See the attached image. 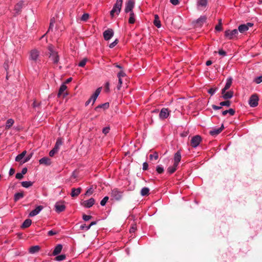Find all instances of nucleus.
<instances>
[{
	"instance_id": "bb28decb",
	"label": "nucleus",
	"mask_w": 262,
	"mask_h": 262,
	"mask_svg": "<svg viewBox=\"0 0 262 262\" xmlns=\"http://www.w3.org/2000/svg\"><path fill=\"white\" fill-rule=\"evenodd\" d=\"M24 194L23 192H17L14 195V202H17L19 200L23 198Z\"/></svg>"
},
{
	"instance_id": "13d9d810",
	"label": "nucleus",
	"mask_w": 262,
	"mask_h": 262,
	"mask_svg": "<svg viewBox=\"0 0 262 262\" xmlns=\"http://www.w3.org/2000/svg\"><path fill=\"white\" fill-rule=\"evenodd\" d=\"M32 156V154H31L30 155H28L27 157H26L24 159V161H23V163H24L25 162H28L29 160H30V159H31Z\"/></svg>"
},
{
	"instance_id": "f03ea898",
	"label": "nucleus",
	"mask_w": 262,
	"mask_h": 262,
	"mask_svg": "<svg viewBox=\"0 0 262 262\" xmlns=\"http://www.w3.org/2000/svg\"><path fill=\"white\" fill-rule=\"evenodd\" d=\"M123 0H117L116 3L113 6L112 10L110 12V15L112 17L115 16V14L119 15L120 12Z\"/></svg>"
},
{
	"instance_id": "a19ab883",
	"label": "nucleus",
	"mask_w": 262,
	"mask_h": 262,
	"mask_svg": "<svg viewBox=\"0 0 262 262\" xmlns=\"http://www.w3.org/2000/svg\"><path fill=\"white\" fill-rule=\"evenodd\" d=\"M156 171L158 173L161 174L164 172V168L161 165H159L156 167Z\"/></svg>"
},
{
	"instance_id": "e2e57ef3",
	"label": "nucleus",
	"mask_w": 262,
	"mask_h": 262,
	"mask_svg": "<svg viewBox=\"0 0 262 262\" xmlns=\"http://www.w3.org/2000/svg\"><path fill=\"white\" fill-rule=\"evenodd\" d=\"M148 164L147 162H144L143 164V170H146L148 169Z\"/></svg>"
},
{
	"instance_id": "ea45409f",
	"label": "nucleus",
	"mask_w": 262,
	"mask_h": 262,
	"mask_svg": "<svg viewBox=\"0 0 262 262\" xmlns=\"http://www.w3.org/2000/svg\"><path fill=\"white\" fill-rule=\"evenodd\" d=\"M66 255L64 254H61L59 255H57V256L55 257V260L58 261H60L62 260H63L66 259Z\"/></svg>"
},
{
	"instance_id": "423d86ee",
	"label": "nucleus",
	"mask_w": 262,
	"mask_h": 262,
	"mask_svg": "<svg viewBox=\"0 0 262 262\" xmlns=\"http://www.w3.org/2000/svg\"><path fill=\"white\" fill-rule=\"evenodd\" d=\"M62 144V140L61 139L58 138L56 142V144L54 146V147L50 151L49 156L50 157H53L54 155L58 151L59 149V147Z\"/></svg>"
},
{
	"instance_id": "603ef678",
	"label": "nucleus",
	"mask_w": 262,
	"mask_h": 262,
	"mask_svg": "<svg viewBox=\"0 0 262 262\" xmlns=\"http://www.w3.org/2000/svg\"><path fill=\"white\" fill-rule=\"evenodd\" d=\"M126 75L125 73L122 71H120L117 74L118 78H121L122 77H124Z\"/></svg>"
},
{
	"instance_id": "6e6552de",
	"label": "nucleus",
	"mask_w": 262,
	"mask_h": 262,
	"mask_svg": "<svg viewBox=\"0 0 262 262\" xmlns=\"http://www.w3.org/2000/svg\"><path fill=\"white\" fill-rule=\"evenodd\" d=\"M55 211L57 213L63 211L66 209L64 202H57L55 205Z\"/></svg>"
},
{
	"instance_id": "5fc2aeb1",
	"label": "nucleus",
	"mask_w": 262,
	"mask_h": 262,
	"mask_svg": "<svg viewBox=\"0 0 262 262\" xmlns=\"http://www.w3.org/2000/svg\"><path fill=\"white\" fill-rule=\"evenodd\" d=\"M110 130V128L109 127H104L102 129V133L106 135L109 132Z\"/></svg>"
},
{
	"instance_id": "2f4dec72",
	"label": "nucleus",
	"mask_w": 262,
	"mask_h": 262,
	"mask_svg": "<svg viewBox=\"0 0 262 262\" xmlns=\"http://www.w3.org/2000/svg\"><path fill=\"white\" fill-rule=\"evenodd\" d=\"M248 30L247 26L245 24H242L238 26V31L241 33H244Z\"/></svg>"
},
{
	"instance_id": "49530a36",
	"label": "nucleus",
	"mask_w": 262,
	"mask_h": 262,
	"mask_svg": "<svg viewBox=\"0 0 262 262\" xmlns=\"http://www.w3.org/2000/svg\"><path fill=\"white\" fill-rule=\"evenodd\" d=\"M108 106H109L108 103H104L103 104L99 105L97 107H96L95 110H96L98 108H103L105 109V108H108Z\"/></svg>"
},
{
	"instance_id": "4c0bfd02",
	"label": "nucleus",
	"mask_w": 262,
	"mask_h": 262,
	"mask_svg": "<svg viewBox=\"0 0 262 262\" xmlns=\"http://www.w3.org/2000/svg\"><path fill=\"white\" fill-rule=\"evenodd\" d=\"M55 23V18H51L50 20V26H49V28L48 29L47 33H49L50 31H53V28L54 25Z\"/></svg>"
},
{
	"instance_id": "de8ad7c7",
	"label": "nucleus",
	"mask_w": 262,
	"mask_h": 262,
	"mask_svg": "<svg viewBox=\"0 0 262 262\" xmlns=\"http://www.w3.org/2000/svg\"><path fill=\"white\" fill-rule=\"evenodd\" d=\"M89 18V14L88 13H84L81 17V20L83 21H86Z\"/></svg>"
},
{
	"instance_id": "5701e85b",
	"label": "nucleus",
	"mask_w": 262,
	"mask_h": 262,
	"mask_svg": "<svg viewBox=\"0 0 262 262\" xmlns=\"http://www.w3.org/2000/svg\"><path fill=\"white\" fill-rule=\"evenodd\" d=\"M81 188L80 187L77 188H72L71 195L72 197H76L81 192Z\"/></svg>"
},
{
	"instance_id": "473e14b6",
	"label": "nucleus",
	"mask_w": 262,
	"mask_h": 262,
	"mask_svg": "<svg viewBox=\"0 0 262 262\" xmlns=\"http://www.w3.org/2000/svg\"><path fill=\"white\" fill-rule=\"evenodd\" d=\"M26 154V151H23L21 154L17 155L15 158V161L17 162H21V160L24 158Z\"/></svg>"
},
{
	"instance_id": "774afa93",
	"label": "nucleus",
	"mask_w": 262,
	"mask_h": 262,
	"mask_svg": "<svg viewBox=\"0 0 262 262\" xmlns=\"http://www.w3.org/2000/svg\"><path fill=\"white\" fill-rule=\"evenodd\" d=\"M212 108L214 110H220L222 108V106L220 105V106H217V105H212Z\"/></svg>"
},
{
	"instance_id": "0eeeda50",
	"label": "nucleus",
	"mask_w": 262,
	"mask_h": 262,
	"mask_svg": "<svg viewBox=\"0 0 262 262\" xmlns=\"http://www.w3.org/2000/svg\"><path fill=\"white\" fill-rule=\"evenodd\" d=\"M202 138L200 136L196 135L193 136L191 139V145L193 148H196L200 144Z\"/></svg>"
},
{
	"instance_id": "393cba45",
	"label": "nucleus",
	"mask_w": 262,
	"mask_h": 262,
	"mask_svg": "<svg viewBox=\"0 0 262 262\" xmlns=\"http://www.w3.org/2000/svg\"><path fill=\"white\" fill-rule=\"evenodd\" d=\"M32 223V221L30 219H26L23 222L21 226V228H27L30 226Z\"/></svg>"
},
{
	"instance_id": "864d4df0",
	"label": "nucleus",
	"mask_w": 262,
	"mask_h": 262,
	"mask_svg": "<svg viewBox=\"0 0 262 262\" xmlns=\"http://www.w3.org/2000/svg\"><path fill=\"white\" fill-rule=\"evenodd\" d=\"M255 82L258 84L262 82V76L257 77L255 79Z\"/></svg>"
},
{
	"instance_id": "3c124183",
	"label": "nucleus",
	"mask_w": 262,
	"mask_h": 262,
	"mask_svg": "<svg viewBox=\"0 0 262 262\" xmlns=\"http://www.w3.org/2000/svg\"><path fill=\"white\" fill-rule=\"evenodd\" d=\"M118 39H116L115 41H114L113 42H112L110 44L109 47L110 48H114L115 46H116V45L118 43Z\"/></svg>"
},
{
	"instance_id": "8fccbe9b",
	"label": "nucleus",
	"mask_w": 262,
	"mask_h": 262,
	"mask_svg": "<svg viewBox=\"0 0 262 262\" xmlns=\"http://www.w3.org/2000/svg\"><path fill=\"white\" fill-rule=\"evenodd\" d=\"M92 217V216L91 215H86V214H83V216H82V219L84 221H88L89 220H90V219H91Z\"/></svg>"
},
{
	"instance_id": "37998d69",
	"label": "nucleus",
	"mask_w": 262,
	"mask_h": 262,
	"mask_svg": "<svg viewBox=\"0 0 262 262\" xmlns=\"http://www.w3.org/2000/svg\"><path fill=\"white\" fill-rule=\"evenodd\" d=\"M90 226L84 224L80 226V229L82 230L88 231L90 229Z\"/></svg>"
},
{
	"instance_id": "1a4fd4ad",
	"label": "nucleus",
	"mask_w": 262,
	"mask_h": 262,
	"mask_svg": "<svg viewBox=\"0 0 262 262\" xmlns=\"http://www.w3.org/2000/svg\"><path fill=\"white\" fill-rule=\"evenodd\" d=\"M258 97L256 95H252L249 100V104L251 107H254L258 105Z\"/></svg>"
},
{
	"instance_id": "bf43d9fd",
	"label": "nucleus",
	"mask_w": 262,
	"mask_h": 262,
	"mask_svg": "<svg viewBox=\"0 0 262 262\" xmlns=\"http://www.w3.org/2000/svg\"><path fill=\"white\" fill-rule=\"evenodd\" d=\"M15 178L17 179L21 180L23 178V175L21 172L20 173L18 172L16 174Z\"/></svg>"
},
{
	"instance_id": "a211bd4d",
	"label": "nucleus",
	"mask_w": 262,
	"mask_h": 262,
	"mask_svg": "<svg viewBox=\"0 0 262 262\" xmlns=\"http://www.w3.org/2000/svg\"><path fill=\"white\" fill-rule=\"evenodd\" d=\"M101 88H98L95 91L94 93L89 98L90 99H91L92 100V104H93L95 103L96 99L97 98V97H98V96L99 95V94H100V93L101 92Z\"/></svg>"
},
{
	"instance_id": "c9c22d12",
	"label": "nucleus",
	"mask_w": 262,
	"mask_h": 262,
	"mask_svg": "<svg viewBox=\"0 0 262 262\" xmlns=\"http://www.w3.org/2000/svg\"><path fill=\"white\" fill-rule=\"evenodd\" d=\"M129 18L128 19V23L130 24H133L135 22V15L133 12H131L129 14Z\"/></svg>"
},
{
	"instance_id": "f704fd0d",
	"label": "nucleus",
	"mask_w": 262,
	"mask_h": 262,
	"mask_svg": "<svg viewBox=\"0 0 262 262\" xmlns=\"http://www.w3.org/2000/svg\"><path fill=\"white\" fill-rule=\"evenodd\" d=\"M67 89V86L64 83H63L60 86L59 92L58 93V96L60 97V96L62 94V93Z\"/></svg>"
},
{
	"instance_id": "6e6d98bb",
	"label": "nucleus",
	"mask_w": 262,
	"mask_h": 262,
	"mask_svg": "<svg viewBox=\"0 0 262 262\" xmlns=\"http://www.w3.org/2000/svg\"><path fill=\"white\" fill-rule=\"evenodd\" d=\"M216 90L215 89L211 88L208 90V93L211 95H213L215 92Z\"/></svg>"
},
{
	"instance_id": "c03bdc74",
	"label": "nucleus",
	"mask_w": 262,
	"mask_h": 262,
	"mask_svg": "<svg viewBox=\"0 0 262 262\" xmlns=\"http://www.w3.org/2000/svg\"><path fill=\"white\" fill-rule=\"evenodd\" d=\"M220 104L221 106H229L231 105V102L229 100H226V101H222V102H220Z\"/></svg>"
},
{
	"instance_id": "cd10ccee",
	"label": "nucleus",
	"mask_w": 262,
	"mask_h": 262,
	"mask_svg": "<svg viewBox=\"0 0 262 262\" xmlns=\"http://www.w3.org/2000/svg\"><path fill=\"white\" fill-rule=\"evenodd\" d=\"M223 97L224 99L227 100L231 98L233 95V92L232 91H228L223 94Z\"/></svg>"
},
{
	"instance_id": "4be33fe9",
	"label": "nucleus",
	"mask_w": 262,
	"mask_h": 262,
	"mask_svg": "<svg viewBox=\"0 0 262 262\" xmlns=\"http://www.w3.org/2000/svg\"><path fill=\"white\" fill-rule=\"evenodd\" d=\"M62 249V245L61 244H58L54 248L53 252V255L56 256L59 254Z\"/></svg>"
},
{
	"instance_id": "f8f14e48",
	"label": "nucleus",
	"mask_w": 262,
	"mask_h": 262,
	"mask_svg": "<svg viewBox=\"0 0 262 262\" xmlns=\"http://www.w3.org/2000/svg\"><path fill=\"white\" fill-rule=\"evenodd\" d=\"M114 35V31L112 29H108L103 32V37L105 40H110Z\"/></svg>"
},
{
	"instance_id": "e433bc0d",
	"label": "nucleus",
	"mask_w": 262,
	"mask_h": 262,
	"mask_svg": "<svg viewBox=\"0 0 262 262\" xmlns=\"http://www.w3.org/2000/svg\"><path fill=\"white\" fill-rule=\"evenodd\" d=\"M14 121L12 119H9L8 120H7L6 123V128H10L14 124Z\"/></svg>"
},
{
	"instance_id": "4d7b16f0",
	"label": "nucleus",
	"mask_w": 262,
	"mask_h": 262,
	"mask_svg": "<svg viewBox=\"0 0 262 262\" xmlns=\"http://www.w3.org/2000/svg\"><path fill=\"white\" fill-rule=\"evenodd\" d=\"M93 191V188L91 187L87 190V191H86V192L85 193V195H91L92 194Z\"/></svg>"
},
{
	"instance_id": "6ab92c4d",
	"label": "nucleus",
	"mask_w": 262,
	"mask_h": 262,
	"mask_svg": "<svg viewBox=\"0 0 262 262\" xmlns=\"http://www.w3.org/2000/svg\"><path fill=\"white\" fill-rule=\"evenodd\" d=\"M24 5V2L20 1L17 3L14 7V11L16 14H18L20 13Z\"/></svg>"
},
{
	"instance_id": "9b49d317",
	"label": "nucleus",
	"mask_w": 262,
	"mask_h": 262,
	"mask_svg": "<svg viewBox=\"0 0 262 262\" xmlns=\"http://www.w3.org/2000/svg\"><path fill=\"white\" fill-rule=\"evenodd\" d=\"M207 0H197L196 7L199 10H203L207 6Z\"/></svg>"
},
{
	"instance_id": "39448f33",
	"label": "nucleus",
	"mask_w": 262,
	"mask_h": 262,
	"mask_svg": "<svg viewBox=\"0 0 262 262\" xmlns=\"http://www.w3.org/2000/svg\"><path fill=\"white\" fill-rule=\"evenodd\" d=\"M238 34L237 29L233 30H227L225 31V36L228 39H233L236 38Z\"/></svg>"
},
{
	"instance_id": "680f3d73",
	"label": "nucleus",
	"mask_w": 262,
	"mask_h": 262,
	"mask_svg": "<svg viewBox=\"0 0 262 262\" xmlns=\"http://www.w3.org/2000/svg\"><path fill=\"white\" fill-rule=\"evenodd\" d=\"M218 53L220 55H222V56H224L226 55V52L225 51H224L223 49H220Z\"/></svg>"
},
{
	"instance_id": "052dcab7",
	"label": "nucleus",
	"mask_w": 262,
	"mask_h": 262,
	"mask_svg": "<svg viewBox=\"0 0 262 262\" xmlns=\"http://www.w3.org/2000/svg\"><path fill=\"white\" fill-rule=\"evenodd\" d=\"M170 2L174 6L178 5L180 3L179 0H170Z\"/></svg>"
},
{
	"instance_id": "2eb2a0df",
	"label": "nucleus",
	"mask_w": 262,
	"mask_h": 262,
	"mask_svg": "<svg viewBox=\"0 0 262 262\" xmlns=\"http://www.w3.org/2000/svg\"><path fill=\"white\" fill-rule=\"evenodd\" d=\"M181 160V154L180 150L177 151L174 155L173 164L175 166H178L179 163Z\"/></svg>"
},
{
	"instance_id": "09e8293b",
	"label": "nucleus",
	"mask_w": 262,
	"mask_h": 262,
	"mask_svg": "<svg viewBox=\"0 0 262 262\" xmlns=\"http://www.w3.org/2000/svg\"><path fill=\"white\" fill-rule=\"evenodd\" d=\"M86 59L84 58L83 59H82L79 63H78V66L80 67H83L85 64H86Z\"/></svg>"
},
{
	"instance_id": "69168bd1",
	"label": "nucleus",
	"mask_w": 262,
	"mask_h": 262,
	"mask_svg": "<svg viewBox=\"0 0 262 262\" xmlns=\"http://www.w3.org/2000/svg\"><path fill=\"white\" fill-rule=\"evenodd\" d=\"M56 234V232L53 230H50L48 232V235L49 236H52V235H55Z\"/></svg>"
},
{
	"instance_id": "338daca9",
	"label": "nucleus",
	"mask_w": 262,
	"mask_h": 262,
	"mask_svg": "<svg viewBox=\"0 0 262 262\" xmlns=\"http://www.w3.org/2000/svg\"><path fill=\"white\" fill-rule=\"evenodd\" d=\"M40 105L39 103H37L35 100L34 101L32 106L34 108H36L37 107H38Z\"/></svg>"
},
{
	"instance_id": "72a5a7b5",
	"label": "nucleus",
	"mask_w": 262,
	"mask_h": 262,
	"mask_svg": "<svg viewBox=\"0 0 262 262\" xmlns=\"http://www.w3.org/2000/svg\"><path fill=\"white\" fill-rule=\"evenodd\" d=\"M229 113L231 116H233L235 114V111L233 108H230L228 110H225L222 112V115L223 116L226 115Z\"/></svg>"
},
{
	"instance_id": "7c9ffc66",
	"label": "nucleus",
	"mask_w": 262,
	"mask_h": 262,
	"mask_svg": "<svg viewBox=\"0 0 262 262\" xmlns=\"http://www.w3.org/2000/svg\"><path fill=\"white\" fill-rule=\"evenodd\" d=\"M207 17L205 16H201L197 20L196 23L201 26L206 20Z\"/></svg>"
},
{
	"instance_id": "7ed1b4c3",
	"label": "nucleus",
	"mask_w": 262,
	"mask_h": 262,
	"mask_svg": "<svg viewBox=\"0 0 262 262\" xmlns=\"http://www.w3.org/2000/svg\"><path fill=\"white\" fill-rule=\"evenodd\" d=\"M40 53L36 49L31 50L29 52V59L33 63H36L39 60Z\"/></svg>"
},
{
	"instance_id": "412c9836",
	"label": "nucleus",
	"mask_w": 262,
	"mask_h": 262,
	"mask_svg": "<svg viewBox=\"0 0 262 262\" xmlns=\"http://www.w3.org/2000/svg\"><path fill=\"white\" fill-rule=\"evenodd\" d=\"M39 162L40 164H43L45 165H50L51 164V159L47 157L41 158L39 160Z\"/></svg>"
},
{
	"instance_id": "ddd939ff",
	"label": "nucleus",
	"mask_w": 262,
	"mask_h": 262,
	"mask_svg": "<svg viewBox=\"0 0 262 262\" xmlns=\"http://www.w3.org/2000/svg\"><path fill=\"white\" fill-rule=\"evenodd\" d=\"M224 126L223 124H222L221 126L219 128H214L209 131V134L212 136H215L219 135L224 129Z\"/></svg>"
},
{
	"instance_id": "9d476101",
	"label": "nucleus",
	"mask_w": 262,
	"mask_h": 262,
	"mask_svg": "<svg viewBox=\"0 0 262 262\" xmlns=\"http://www.w3.org/2000/svg\"><path fill=\"white\" fill-rule=\"evenodd\" d=\"M135 6V2L133 0L128 1L125 4V12L128 13L133 11V9Z\"/></svg>"
},
{
	"instance_id": "58836bf2",
	"label": "nucleus",
	"mask_w": 262,
	"mask_h": 262,
	"mask_svg": "<svg viewBox=\"0 0 262 262\" xmlns=\"http://www.w3.org/2000/svg\"><path fill=\"white\" fill-rule=\"evenodd\" d=\"M21 184L23 187L28 188L33 185V182L31 181H23Z\"/></svg>"
},
{
	"instance_id": "dca6fc26",
	"label": "nucleus",
	"mask_w": 262,
	"mask_h": 262,
	"mask_svg": "<svg viewBox=\"0 0 262 262\" xmlns=\"http://www.w3.org/2000/svg\"><path fill=\"white\" fill-rule=\"evenodd\" d=\"M232 82V78L231 77H228L226 80V84L224 88L222 90V94H224L226 90L229 89L231 86Z\"/></svg>"
},
{
	"instance_id": "aec40b11",
	"label": "nucleus",
	"mask_w": 262,
	"mask_h": 262,
	"mask_svg": "<svg viewBox=\"0 0 262 262\" xmlns=\"http://www.w3.org/2000/svg\"><path fill=\"white\" fill-rule=\"evenodd\" d=\"M95 203V200L93 198H91L88 200L84 201L83 206L85 208H90Z\"/></svg>"
},
{
	"instance_id": "c85d7f7f",
	"label": "nucleus",
	"mask_w": 262,
	"mask_h": 262,
	"mask_svg": "<svg viewBox=\"0 0 262 262\" xmlns=\"http://www.w3.org/2000/svg\"><path fill=\"white\" fill-rule=\"evenodd\" d=\"M149 193V189L148 187H144L141 190L140 194L142 196H147Z\"/></svg>"
},
{
	"instance_id": "a18cd8bd",
	"label": "nucleus",
	"mask_w": 262,
	"mask_h": 262,
	"mask_svg": "<svg viewBox=\"0 0 262 262\" xmlns=\"http://www.w3.org/2000/svg\"><path fill=\"white\" fill-rule=\"evenodd\" d=\"M158 158V154L157 152H155L153 154H150L149 155V159L150 160H152V159H154L155 160H157Z\"/></svg>"
},
{
	"instance_id": "a878e982",
	"label": "nucleus",
	"mask_w": 262,
	"mask_h": 262,
	"mask_svg": "<svg viewBox=\"0 0 262 262\" xmlns=\"http://www.w3.org/2000/svg\"><path fill=\"white\" fill-rule=\"evenodd\" d=\"M177 167L178 166H175V165L173 164L172 166H170L167 168V172L169 174H171L176 171Z\"/></svg>"
},
{
	"instance_id": "79ce46f5",
	"label": "nucleus",
	"mask_w": 262,
	"mask_h": 262,
	"mask_svg": "<svg viewBox=\"0 0 262 262\" xmlns=\"http://www.w3.org/2000/svg\"><path fill=\"white\" fill-rule=\"evenodd\" d=\"M108 199L109 198L107 196H105V197H104L103 199L100 202V205L102 206H104L106 202L108 201Z\"/></svg>"
},
{
	"instance_id": "c756f323",
	"label": "nucleus",
	"mask_w": 262,
	"mask_h": 262,
	"mask_svg": "<svg viewBox=\"0 0 262 262\" xmlns=\"http://www.w3.org/2000/svg\"><path fill=\"white\" fill-rule=\"evenodd\" d=\"M154 24L158 28H160L161 26L159 16L157 14L155 15V19L154 21Z\"/></svg>"
},
{
	"instance_id": "f257e3e1",
	"label": "nucleus",
	"mask_w": 262,
	"mask_h": 262,
	"mask_svg": "<svg viewBox=\"0 0 262 262\" xmlns=\"http://www.w3.org/2000/svg\"><path fill=\"white\" fill-rule=\"evenodd\" d=\"M48 49L49 54V58L52 61L54 64H57L59 60V56L58 52L55 49V47L50 45L48 46Z\"/></svg>"
},
{
	"instance_id": "f3484780",
	"label": "nucleus",
	"mask_w": 262,
	"mask_h": 262,
	"mask_svg": "<svg viewBox=\"0 0 262 262\" xmlns=\"http://www.w3.org/2000/svg\"><path fill=\"white\" fill-rule=\"evenodd\" d=\"M43 209V207L41 205L38 206L36 208L31 211L29 214V216L33 217L37 215Z\"/></svg>"
},
{
	"instance_id": "0e129e2a",
	"label": "nucleus",
	"mask_w": 262,
	"mask_h": 262,
	"mask_svg": "<svg viewBox=\"0 0 262 262\" xmlns=\"http://www.w3.org/2000/svg\"><path fill=\"white\" fill-rule=\"evenodd\" d=\"M215 29L217 31H220L222 30V27L221 24H218L215 26Z\"/></svg>"
},
{
	"instance_id": "b1692460",
	"label": "nucleus",
	"mask_w": 262,
	"mask_h": 262,
	"mask_svg": "<svg viewBox=\"0 0 262 262\" xmlns=\"http://www.w3.org/2000/svg\"><path fill=\"white\" fill-rule=\"evenodd\" d=\"M40 250V247L38 245L31 247L29 249V252L31 254H34L38 252Z\"/></svg>"
},
{
	"instance_id": "20e7f679",
	"label": "nucleus",
	"mask_w": 262,
	"mask_h": 262,
	"mask_svg": "<svg viewBox=\"0 0 262 262\" xmlns=\"http://www.w3.org/2000/svg\"><path fill=\"white\" fill-rule=\"evenodd\" d=\"M123 192L119 190L117 188H115L112 190L111 196L116 201H120L123 196Z\"/></svg>"
},
{
	"instance_id": "4468645a",
	"label": "nucleus",
	"mask_w": 262,
	"mask_h": 262,
	"mask_svg": "<svg viewBox=\"0 0 262 262\" xmlns=\"http://www.w3.org/2000/svg\"><path fill=\"white\" fill-rule=\"evenodd\" d=\"M169 115L168 109L167 108H163L161 109L160 114L159 118L161 119H164L168 118Z\"/></svg>"
}]
</instances>
